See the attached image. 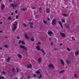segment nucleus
I'll return each instance as SVG.
<instances>
[{
  "mask_svg": "<svg viewBox=\"0 0 79 79\" xmlns=\"http://www.w3.org/2000/svg\"><path fill=\"white\" fill-rule=\"evenodd\" d=\"M15 13H18V10H16L15 11Z\"/></svg>",
  "mask_w": 79,
  "mask_h": 79,
  "instance_id": "49530a36",
  "label": "nucleus"
},
{
  "mask_svg": "<svg viewBox=\"0 0 79 79\" xmlns=\"http://www.w3.org/2000/svg\"><path fill=\"white\" fill-rule=\"evenodd\" d=\"M67 50L69 51V52H70V49L69 48H67Z\"/></svg>",
  "mask_w": 79,
  "mask_h": 79,
  "instance_id": "72a5a7b5",
  "label": "nucleus"
},
{
  "mask_svg": "<svg viewBox=\"0 0 79 79\" xmlns=\"http://www.w3.org/2000/svg\"><path fill=\"white\" fill-rule=\"evenodd\" d=\"M49 40H51V38H49Z\"/></svg>",
  "mask_w": 79,
  "mask_h": 79,
  "instance_id": "5fc2aeb1",
  "label": "nucleus"
},
{
  "mask_svg": "<svg viewBox=\"0 0 79 79\" xmlns=\"http://www.w3.org/2000/svg\"><path fill=\"white\" fill-rule=\"evenodd\" d=\"M27 68H32V65H31V64L27 65Z\"/></svg>",
  "mask_w": 79,
  "mask_h": 79,
  "instance_id": "4468645a",
  "label": "nucleus"
},
{
  "mask_svg": "<svg viewBox=\"0 0 79 79\" xmlns=\"http://www.w3.org/2000/svg\"><path fill=\"white\" fill-rule=\"evenodd\" d=\"M25 37L26 39H28V37H27V34H25Z\"/></svg>",
  "mask_w": 79,
  "mask_h": 79,
  "instance_id": "b1692460",
  "label": "nucleus"
},
{
  "mask_svg": "<svg viewBox=\"0 0 79 79\" xmlns=\"http://www.w3.org/2000/svg\"><path fill=\"white\" fill-rule=\"evenodd\" d=\"M8 20H11V18L10 17H9L8 18Z\"/></svg>",
  "mask_w": 79,
  "mask_h": 79,
  "instance_id": "7c9ffc66",
  "label": "nucleus"
},
{
  "mask_svg": "<svg viewBox=\"0 0 79 79\" xmlns=\"http://www.w3.org/2000/svg\"><path fill=\"white\" fill-rule=\"evenodd\" d=\"M72 40H75V39H74V37H73L72 36Z\"/></svg>",
  "mask_w": 79,
  "mask_h": 79,
  "instance_id": "473e14b6",
  "label": "nucleus"
},
{
  "mask_svg": "<svg viewBox=\"0 0 79 79\" xmlns=\"http://www.w3.org/2000/svg\"><path fill=\"white\" fill-rule=\"evenodd\" d=\"M11 15H13V12H12L11 13Z\"/></svg>",
  "mask_w": 79,
  "mask_h": 79,
  "instance_id": "8fccbe9b",
  "label": "nucleus"
},
{
  "mask_svg": "<svg viewBox=\"0 0 79 79\" xmlns=\"http://www.w3.org/2000/svg\"><path fill=\"white\" fill-rule=\"evenodd\" d=\"M46 75H48V73H46Z\"/></svg>",
  "mask_w": 79,
  "mask_h": 79,
  "instance_id": "680f3d73",
  "label": "nucleus"
},
{
  "mask_svg": "<svg viewBox=\"0 0 79 79\" xmlns=\"http://www.w3.org/2000/svg\"><path fill=\"white\" fill-rule=\"evenodd\" d=\"M62 15L63 16H65V17H66L67 16V15L66 14H63Z\"/></svg>",
  "mask_w": 79,
  "mask_h": 79,
  "instance_id": "bb28decb",
  "label": "nucleus"
},
{
  "mask_svg": "<svg viewBox=\"0 0 79 79\" xmlns=\"http://www.w3.org/2000/svg\"><path fill=\"white\" fill-rule=\"evenodd\" d=\"M2 1V0H0V2H1Z\"/></svg>",
  "mask_w": 79,
  "mask_h": 79,
  "instance_id": "e2e57ef3",
  "label": "nucleus"
},
{
  "mask_svg": "<svg viewBox=\"0 0 79 79\" xmlns=\"http://www.w3.org/2000/svg\"><path fill=\"white\" fill-rule=\"evenodd\" d=\"M60 46H62V43H60Z\"/></svg>",
  "mask_w": 79,
  "mask_h": 79,
  "instance_id": "3c124183",
  "label": "nucleus"
},
{
  "mask_svg": "<svg viewBox=\"0 0 79 79\" xmlns=\"http://www.w3.org/2000/svg\"><path fill=\"white\" fill-rule=\"evenodd\" d=\"M60 34V35H61L62 37H66L65 34H64L63 33L61 32Z\"/></svg>",
  "mask_w": 79,
  "mask_h": 79,
  "instance_id": "423d86ee",
  "label": "nucleus"
},
{
  "mask_svg": "<svg viewBox=\"0 0 79 79\" xmlns=\"http://www.w3.org/2000/svg\"><path fill=\"white\" fill-rule=\"evenodd\" d=\"M2 48H0V50H2Z\"/></svg>",
  "mask_w": 79,
  "mask_h": 79,
  "instance_id": "13d9d810",
  "label": "nucleus"
},
{
  "mask_svg": "<svg viewBox=\"0 0 79 79\" xmlns=\"http://www.w3.org/2000/svg\"><path fill=\"white\" fill-rule=\"evenodd\" d=\"M56 19H54L52 21V23L54 26L55 25L56 23Z\"/></svg>",
  "mask_w": 79,
  "mask_h": 79,
  "instance_id": "7ed1b4c3",
  "label": "nucleus"
},
{
  "mask_svg": "<svg viewBox=\"0 0 79 79\" xmlns=\"http://www.w3.org/2000/svg\"><path fill=\"white\" fill-rule=\"evenodd\" d=\"M17 79V78H16V79Z\"/></svg>",
  "mask_w": 79,
  "mask_h": 79,
  "instance_id": "69168bd1",
  "label": "nucleus"
},
{
  "mask_svg": "<svg viewBox=\"0 0 79 79\" xmlns=\"http://www.w3.org/2000/svg\"><path fill=\"white\" fill-rule=\"evenodd\" d=\"M48 35H49V34L52 35V31L48 32Z\"/></svg>",
  "mask_w": 79,
  "mask_h": 79,
  "instance_id": "4be33fe9",
  "label": "nucleus"
},
{
  "mask_svg": "<svg viewBox=\"0 0 79 79\" xmlns=\"http://www.w3.org/2000/svg\"><path fill=\"white\" fill-rule=\"evenodd\" d=\"M9 2H11V0H9Z\"/></svg>",
  "mask_w": 79,
  "mask_h": 79,
  "instance_id": "052dcab7",
  "label": "nucleus"
},
{
  "mask_svg": "<svg viewBox=\"0 0 79 79\" xmlns=\"http://www.w3.org/2000/svg\"><path fill=\"white\" fill-rule=\"evenodd\" d=\"M19 47L20 48H23V49H24L25 50H27V48H26L25 46H23L20 45Z\"/></svg>",
  "mask_w": 79,
  "mask_h": 79,
  "instance_id": "20e7f679",
  "label": "nucleus"
},
{
  "mask_svg": "<svg viewBox=\"0 0 79 79\" xmlns=\"http://www.w3.org/2000/svg\"><path fill=\"white\" fill-rule=\"evenodd\" d=\"M2 74H5V72H2Z\"/></svg>",
  "mask_w": 79,
  "mask_h": 79,
  "instance_id": "603ef678",
  "label": "nucleus"
},
{
  "mask_svg": "<svg viewBox=\"0 0 79 79\" xmlns=\"http://www.w3.org/2000/svg\"><path fill=\"white\" fill-rule=\"evenodd\" d=\"M21 10L22 11H26V10H27V9H26V8H22L21 9Z\"/></svg>",
  "mask_w": 79,
  "mask_h": 79,
  "instance_id": "412c9836",
  "label": "nucleus"
},
{
  "mask_svg": "<svg viewBox=\"0 0 79 79\" xmlns=\"http://www.w3.org/2000/svg\"><path fill=\"white\" fill-rule=\"evenodd\" d=\"M33 76H34V77H36V76H37V75H36V74H34L33 75Z\"/></svg>",
  "mask_w": 79,
  "mask_h": 79,
  "instance_id": "c756f323",
  "label": "nucleus"
},
{
  "mask_svg": "<svg viewBox=\"0 0 79 79\" xmlns=\"http://www.w3.org/2000/svg\"><path fill=\"white\" fill-rule=\"evenodd\" d=\"M19 16H18V15H17L16 16V19H18V17H19Z\"/></svg>",
  "mask_w": 79,
  "mask_h": 79,
  "instance_id": "c03bdc74",
  "label": "nucleus"
},
{
  "mask_svg": "<svg viewBox=\"0 0 79 79\" xmlns=\"http://www.w3.org/2000/svg\"><path fill=\"white\" fill-rule=\"evenodd\" d=\"M64 70H62V71H60L59 72V73L60 74L61 73H63V72H64Z\"/></svg>",
  "mask_w": 79,
  "mask_h": 79,
  "instance_id": "a878e982",
  "label": "nucleus"
},
{
  "mask_svg": "<svg viewBox=\"0 0 79 79\" xmlns=\"http://www.w3.org/2000/svg\"><path fill=\"white\" fill-rule=\"evenodd\" d=\"M29 24H30V25H30V27L31 28H32V25H33V23H29Z\"/></svg>",
  "mask_w": 79,
  "mask_h": 79,
  "instance_id": "ddd939ff",
  "label": "nucleus"
},
{
  "mask_svg": "<svg viewBox=\"0 0 79 79\" xmlns=\"http://www.w3.org/2000/svg\"><path fill=\"white\" fill-rule=\"evenodd\" d=\"M15 69L14 68L12 69V71H13V73H15Z\"/></svg>",
  "mask_w": 79,
  "mask_h": 79,
  "instance_id": "e433bc0d",
  "label": "nucleus"
},
{
  "mask_svg": "<svg viewBox=\"0 0 79 79\" xmlns=\"http://www.w3.org/2000/svg\"><path fill=\"white\" fill-rule=\"evenodd\" d=\"M55 50H56V48H55Z\"/></svg>",
  "mask_w": 79,
  "mask_h": 79,
  "instance_id": "0e129e2a",
  "label": "nucleus"
},
{
  "mask_svg": "<svg viewBox=\"0 0 79 79\" xmlns=\"http://www.w3.org/2000/svg\"><path fill=\"white\" fill-rule=\"evenodd\" d=\"M41 51L43 53V56H45V52L44 50L43 49H42L41 50Z\"/></svg>",
  "mask_w": 79,
  "mask_h": 79,
  "instance_id": "39448f33",
  "label": "nucleus"
},
{
  "mask_svg": "<svg viewBox=\"0 0 79 79\" xmlns=\"http://www.w3.org/2000/svg\"><path fill=\"white\" fill-rule=\"evenodd\" d=\"M16 69H17V72L18 73H19V70L18 69V68H16Z\"/></svg>",
  "mask_w": 79,
  "mask_h": 79,
  "instance_id": "37998d69",
  "label": "nucleus"
},
{
  "mask_svg": "<svg viewBox=\"0 0 79 79\" xmlns=\"http://www.w3.org/2000/svg\"><path fill=\"white\" fill-rule=\"evenodd\" d=\"M17 55L20 58H22V55H21L20 54H17Z\"/></svg>",
  "mask_w": 79,
  "mask_h": 79,
  "instance_id": "f8f14e48",
  "label": "nucleus"
},
{
  "mask_svg": "<svg viewBox=\"0 0 79 79\" xmlns=\"http://www.w3.org/2000/svg\"><path fill=\"white\" fill-rule=\"evenodd\" d=\"M4 47L5 48H7L8 47V45H5L4 46Z\"/></svg>",
  "mask_w": 79,
  "mask_h": 79,
  "instance_id": "58836bf2",
  "label": "nucleus"
},
{
  "mask_svg": "<svg viewBox=\"0 0 79 79\" xmlns=\"http://www.w3.org/2000/svg\"><path fill=\"white\" fill-rule=\"evenodd\" d=\"M17 39H20V37L19 36H17Z\"/></svg>",
  "mask_w": 79,
  "mask_h": 79,
  "instance_id": "de8ad7c7",
  "label": "nucleus"
},
{
  "mask_svg": "<svg viewBox=\"0 0 79 79\" xmlns=\"http://www.w3.org/2000/svg\"><path fill=\"white\" fill-rule=\"evenodd\" d=\"M66 27L67 29L69 28V26L68 25H66Z\"/></svg>",
  "mask_w": 79,
  "mask_h": 79,
  "instance_id": "a19ab883",
  "label": "nucleus"
},
{
  "mask_svg": "<svg viewBox=\"0 0 79 79\" xmlns=\"http://www.w3.org/2000/svg\"><path fill=\"white\" fill-rule=\"evenodd\" d=\"M42 10V9L40 7L39 9V11H40V13H41V11H40V10Z\"/></svg>",
  "mask_w": 79,
  "mask_h": 79,
  "instance_id": "c9c22d12",
  "label": "nucleus"
},
{
  "mask_svg": "<svg viewBox=\"0 0 79 79\" xmlns=\"http://www.w3.org/2000/svg\"><path fill=\"white\" fill-rule=\"evenodd\" d=\"M50 10L49 8H48L46 9V13H50Z\"/></svg>",
  "mask_w": 79,
  "mask_h": 79,
  "instance_id": "6e6552de",
  "label": "nucleus"
},
{
  "mask_svg": "<svg viewBox=\"0 0 79 79\" xmlns=\"http://www.w3.org/2000/svg\"><path fill=\"white\" fill-rule=\"evenodd\" d=\"M10 60V57H8L7 59H6V61L7 62H9V61Z\"/></svg>",
  "mask_w": 79,
  "mask_h": 79,
  "instance_id": "aec40b11",
  "label": "nucleus"
},
{
  "mask_svg": "<svg viewBox=\"0 0 79 79\" xmlns=\"http://www.w3.org/2000/svg\"><path fill=\"white\" fill-rule=\"evenodd\" d=\"M0 79H1V78H0Z\"/></svg>",
  "mask_w": 79,
  "mask_h": 79,
  "instance_id": "338daca9",
  "label": "nucleus"
},
{
  "mask_svg": "<svg viewBox=\"0 0 79 79\" xmlns=\"http://www.w3.org/2000/svg\"><path fill=\"white\" fill-rule=\"evenodd\" d=\"M40 72H39V71H36V74H40Z\"/></svg>",
  "mask_w": 79,
  "mask_h": 79,
  "instance_id": "c85d7f7f",
  "label": "nucleus"
},
{
  "mask_svg": "<svg viewBox=\"0 0 79 79\" xmlns=\"http://www.w3.org/2000/svg\"><path fill=\"white\" fill-rule=\"evenodd\" d=\"M58 23L59 24L60 26V27H63V26L62 25V24H61V22H60V21L58 20Z\"/></svg>",
  "mask_w": 79,
  "mask_h": 79,
  "instance_id": "0eeeda50",
  "label": "nucleus"
},
{
  "mask_svg": "<svg viewBox=\"0 0 79 79\" xmlns=\"http://www.w3.org/2000/svg\"><path fill=\"white\" fill-rule=\"evenodd\" d=\"M37 45H40V42H39L38 43H36Z\"/></svg>",
  "mask_w": 79,
  "mask_h": 79,
  "instance_id": "4c0bfd02",
  "label": "nucleus"
},
{
  "mask_svg": "<svg viewBox=\"0 0 79 79\" xmlns=\"http://www.w3.org/2000/svg\"><path fill=\"white\" fill-rule=\"evenodd\" d=\"M66 63L67 64H69L70 63V61H69V60H67L66 61Z\"/></svg>",
  "mask_w": 79,
  "mask_h": 79,
  "instance_id": "393cba45",
  "label": "nucleus"
},
{
  "mask_svg": "<svg viewBox=\"0 0 79 79\" xmlns=\"http://www.w3.org/2000/svg\"><path fill=\"white\" fill-rule=\"evenodd\" d=\"M4 8H5V5H2L1 6V9L3 10L4 9Z\"/></svg>",
  "mask_w": 79,
  "mask_h": 79,
  "instance_id": "6ab92c4d",
  "label": "nucleus"
},
{
  "mask_svg": "<svg viewBox=\"0 0 79 79\" xmlns=\"http://www.w3.org/2000/svg\"><path fill=\"white\" fill-rule=\"evenodd\" d=\"M36 48L37 49V50H40V46H37L36 47Z\"/></svg>",
  "mask_w": 79,
  "mask_h": 79,
  "instance_id": "1a4fd4ad",
  "label": "nucleus"
},
{
  "mask_svg": "<svg viewBox=\"0 0 79 79\" xmlns=\"http://www.w3.org/2000/svg\"><path fill=\"white\" fill-rule=\"evenodd\" d=\"M15 24H13L14 27L12 28V31H15V30H16V29L17 28L16 26H17V23H18V22L16 21H15Z\"/></svg>",
  "mask_w": 79,
  "mask_h": 79,
  "instance_id": "f257e3e1",
  "label": "nucleus"
},
{
  "mask_svg": "<svg viewBox=\"0 0 79 79\" xmlns=\"http://www.w3.org/2000/svg\"><path fill=\"white\" fill-rule=\"evenodd\" d=\"M41 60H42V59H41V58H40L39 59L38 61L39 63H40Z\"/></svg>",
  "mask_w": 79,
  "mask_h": 79,
  "instance_id": "dca6fc26",
  "label": "nucleus"
},
{
  "mask_svg": "<svg viewBox=\"0 0 79 79\" xmlns=\"http://www.w3.org/2000/svg\"><path fill=\"white\" fill-rule=\"evenodd\" d=\"M23 26L24 27H26V26H27L25 24H23Z\"/></svg>",
  "mask_w": 79,
  "mask_h": 79,
  "instance_id": "ea45409f",
  "label": "nucleus"
},
{
  "mask_svg": "<svg viewBox=\"0 0 79 79\" xmlns=\"http://www.w3.org/2000/svg\"><path fill=\"white\" fill-rule=\"evenodd\" d=\"M31 41H34V38H31Z\"/></svg>",
  "mask_w": 79,
  "mask_h": 79,
  "instance_id": "79ce46f5",
  "label": "nucleus"
},
{
  "mask_svg": "<svg viewBox=\"0 0 79 79\" xmlns=\"http://www.w3.org/2000/svg\"><path fill=\"white\" fill-rule=\"evenodd\" d=\"M19 44L22 43V44H23V45L24 44V42H23V41H19Z\"/></svg>",
  "mask_w": 79,
  "mask_h": 79,
  "instance_id": "f3484780",
  "label": "nucleus"
},
{
  "mask_svg": "<svg viewBox=\"0 0 79 79\" xmlns=\"http://www.w3.org/2000/svg\"><path fill=\"white\" fill-rule=\"evenodd\" d=\"M18 5H17V4H16V3H12L11 4V5H10V6H11L12 7H13V9H14V10H15V7H16V6H17Z\"/></svg>",
  "mask_w": 79,
  "mask_h": 79,
  "instance_id": "f03ea898",
  "label": "nucleus"
},
{
  "mask_svg": "<svg viewBox=\"0 0 79 79\" xmlns=\"http://www.w3.org/2000/svg\"><path fill=\"white\" fill-rule=\"evenodd\" d=\"M32 9L33 10H34V9H35V8L33 7H32Z\"/></svg>",
  "mask_w": 79,
  "mask_h": 79,
  "instance_id": "a18cd8bd",
  "label": "nucleus"
},
{
  "mask_svg": "<svg viewBox=\"0 0 79 79\" xmlns=\"http://www.w3.org/2000/svg\"><path fill=\"white\" fill-rule=\"evenodd\" d=\"M52 44H53V43H51V45H52Z\"/></svg>",
  "mask_w": 79,
  "mask_h": 79,
  "instance_id": "6e6d98bb",
  "label": "nucleus"
},
{
  "mask_svg": "<svg viewBox=\"0 0 79 79\" xmlns=\"http://www.w3.org/2000/svg\"><path fill=\"white\" fill-rule=\"evenodd\" d=\"M79 51H77L75 52V55L76 56H77V55H79Z\"/></svg>",
  "mask_w": 79,
  "mask_h": 79,
  "instance_id": "9b49d317",
  "label": "nucleus"
},
{
  "mask_svg": "<svg viewBox=\"0 0 79 79\" xmlns=\"http://www.w3.org/2000/svg\"><path fill=\"white\" fill-rule=\"evenodd\" d=\"M0 24H3V23L1 22H0Z\"/></svg>",
  "mask_w": 79,
  "mask_h": 79,
  "instance_id": "09e8293b",
  "label": "nucleus"
},
{
  "mask_svg": "<svg viewBox=\"0 0 79 79\" xmlns=\"http://www.w3.org/2000/svg\"><path fill=\"white\" fill-rule=\"evenodd\" d=\"M27 78H28V79H29V76L27 77Z\"/></svg>",
  "mask_w": 79,
  "mask_h": 79,
  "instance_id": "bf43d9fd",
  "label": "nucleus"
},
{
  "mask_svg": "<svg viewBox=\"0 0 79 79\" xmlns=\"http://www.w3.org/2000/svg\"><path fill=\"white\" fill-rule=\"evenodd\" d=\"M48 21H50V19H49V18H48Z\"/></svg>",
  "mask_w": 79,
  "mask_h": 79,
  "instance_id": "864d4df0",
  "label": "nucleus"
},
{
  "mask_svg": "<svg viewBox=\"0 0 79 79\" xmlns=\"http://www.w3.org/2000/svg\"><path fill=\"white\" fill-rule=\"evenodd\" d=\"M48 67L49 68H54L53 65L52 64H50L48 65Z\"/></svg>",
  "mask_w": 79,
  "mask_h": 79,
  "instance_id": "9d476101",
  "label": "nucleus"
},
{
  "mask_svg": "<svg viewBox=\"0 0 79 79\" xmlns=\"http://www.w3.org/2000/svg\"><path fill=\"white\" fill-rule=\"evenodd\" d=\"M0 78L1 79H5V78H4V77H1Z\"/></svg>",
  "mask_w": 79,
  "mask_h": 79,
  "instance_id": "f704fd0d",
  "label": "nucleus"
},
{
  "mask_svg": "<svg viewBox=\"0 0 79 79\" xmlns=\"http://www.w3.org/2000/svg\"><path fill=\"white\" fill-rule=\"evenodd\" d=\"M43 23H44V24H47V21L45 20H44Z\"/></svg>",
  "mask_w": 79,
  "mask_h": 79,
  "instance_id": "cd10ccee",
  "label": "nucleus"
},
{
  "mask_svg": "<svg viewBox=\"0 0 79 79\" xmlns=\"http://www.w3.org/2000/svg\"><path fill=\"white\" fill-rule=\"evenodd\" d=\"M60 62H61V64L62 65H64V62H63V60H62V59L60 60Z\"/></svg>",
  "mask_w": 79,
  "mask_h": 79,
  "instance_id": "2eb2a0df",
  "label": "nucleus"
},
{
  "mask_svg": "<svg viewBox=\"0 0 79 79\" xmlns=\"http://www.w3.org/2000/svg\"><path fill=\"white\" fill-rule=\"evenodd\" d=\"M42 77V75H40L39 77L38 78V79H40V78H41Z\"/></svg>",
  "mask_w": 79,
  "mask_h": 79,
  "instance_id": "2f4dec72",
  "label": "nucleus"
},
{
  "mask_svg": "<svg viewBox=\"0 0 79 79\" xmlns=\"http://www.w3.org/2000/svg\"><path fill=\"white\" fill-rule=\"evenodd\" d=\"M0 32L1 33H2V31H0Z\"/></svg>",
  "mask_w": 79,
  "mask_h": 79,
  "instance_id": "4d7b16f0",
  "label": "nucleus"
},
{
  "mask_svg": "<svg viewBox=\"0 0 79 79\" xmlns=\"http://www.w3.org/2000/svg\"><path fill=\"white\" fill-rule=\"evenodd\" d=\"M65 20H66V19H61V21H62L63 23H65Z\"/></svg>",
  "mask_w": 79,
  "mask_h": 79,
  "instance_id": "a211bd4d",
  "label": "nucleus"
},
{
  "mask_svg": "<svg viewBox=\"0 0 79 79\" xmlns=\"http://www.w3.org/2000/svg\"><path fill=\"white\" fill-rule=\"evenodd\" d=\"M74 77L75 78V79H76L77 77V75L76 74H74Z\"/></svg>",
  "mask_w": 79,
  "mask_h": 79,
  "instance_id": "5701e85b",
  "label": "nucleus"
}]
</instances>
